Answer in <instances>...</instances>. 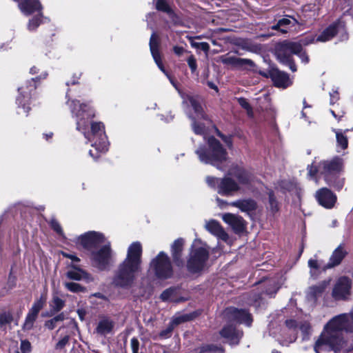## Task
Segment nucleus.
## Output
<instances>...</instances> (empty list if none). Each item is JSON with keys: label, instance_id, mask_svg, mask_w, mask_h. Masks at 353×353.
Returning a JSON list of instances; mask_svg holds the SVG:
<instances>
[{"label": "nucleus", "instance_id": "nucleus-49", "mask_svg": "<svg viewBox=\"0 0 353 353\" xmlns=\"http://www.w3.org/2000/svg\"><path fill=\"white\" fill-rule=\"evenodd\" d=\"M50 225H51L52 228L54 231H56L57 233H59L60 234H62L61 227L57 221H56L55 219H52L50 221Z\"/></svg>", "mask_w": 353, "mask_h": 353}, {"label": "nucleus", "instance_id": "nucleus-45", "mask_svg": "<svg viewBox=\"0 0 353 353\" xmlns=\"http://www.w3.org/2000/svg\"><path fill=\"white\" fill-rule=\"evenodd\" d=\"M12 321V315L10 312H4L0 314V327L10 323Z\"/></svg>", "mask_w": 353, "mask_h": 353}, {"label": "nucleus", "instance_id": "nucleus-55", "mask_svg": "<svg viewBox=\"0 0 353 353\" xmlns=\"http://www.w3.org/2000/svg\"><path fill=\"white\" fill-rule=\"evenodd\" d=\"M208 350L210 352L214 353V352H220L223 353V349L221 347L214 346V345H209L208 347Z\"/></svg>", "mask_w": 353, "mask_h": 353}, {"label": "nucleus", "instance_id": "nucleus-43", "mask_svg": "<svg viewBox=\"0 0 353 353\" xmlns=\"http://www.w3.org/2000/svg\"><path fill=\"white\" fill-rule=\"evenodd\" d=\"M189 41L192 48H199L205 52H208L210 49V46L206 42H195L193 37H190Z\"/></svg>", "mask_w": 353, "mask_h": 353}, {"label": "nucleus", "instance_id": "nucleus-25", "mask_svg": "<svg viewBox=\"0 0 353 353\" xmlns=\"http://www.w3.org/2000/svg\"><path fill=\"white\" fill-rule=\"evenodd\" d=\"M184 239L179 238L176 239L171 245L170 252L174 263L177 266H183V250L184 245Z\"/></svg>", "mask_w": 353, "mask_h": 353}, {"label": "nucleus", "instance_id": "nucleus-40", "mask_svg": "<svg viewBox=\"0 0 353 353\" xmlns=\"http://www.w3.org/2000/svg\"><path fill=\"white\" fill-rule=\"evenodd\" d=\"M176 290L173 288H168L164 290L160 296L163 301H173L175 298Z\"/></svg>", "mask_w": 353, "mask_h": 353}, {"label": "nucleus", "instance_id": "nucleus-60", "mask_svg": "<svg viewBox=\"0 0 353 353\" xmlns=\"http://www.w3.org/2000/svg\"><path fill=\"white\" fill-rule=\"evenodd\" d=\"M216 201L217 205L220 208H224V206L228 204L225 201H224L223 200H222L219 198H216Z\"/></svg>", "mask_w": 353, "mask_h": 353}, {"label": "nucleus", "instance_id": "nucleus-21", "mask_svg": "<svg viewBox=\"0 0 353 353\" xmlns=\"http://www.w3.org/2000/svg\"><path fill=\"white\" fill-rule=\"evenodd\" d=\"M66 272L68 279L75 281H85L87 283L93 281V278L88 272L81 269L76 265L71 264L68 266Z\"/></svg>", "mask_w": 353, "mask_h": 353}, {"label": "nucleus", "instance_id": "nucleus-54", "mask_svg": "<svg viewBox=\"0 0 353 353\" xmlns=\"http://www.w3.org/2000/svg\"><path fill=\"white\" fill-rule=\"evenodd\" d=\"M62 255L65 258L71 259L72 262H79L80 261L79 258L72 254L63 252Z\"/></svg>", "mask_w": 353, "mask_h": 353}, {"label": "nucleus", "instance_id": "nucleus-26", "mask_svg": "<svg viewBox=\"0 0 353 353\" xmlns=\"http://www.w3.org/2000/svg\"><path fill=\"white\" fill-rule=\"evenodd\" d=\"M114 325L115 323L110 317L103 316L100 318L95 332L101 336L112 334Z\"/></svg>", "mask_w": 353, "mask_h": 353}, {"label": "nucleus", "instance_id": "nucleus-46", "mask_svg": "<svg viewBox=\"0 0 353 353\" xmlns=\"http://www.w3.org/2000/svg\"><path fill=\"white\" fill-rule=\"evenodd\" d=\"M174 327L172 326L170 323L169 324V325L168 326V327L163 330H162L161 332H160V336L161 338H168L170 336L172 332L173 331Z\"/></svg>", "mask_w": 353, "mask_h": 353}, {"label": "nucleus", "instance_id": "nucleus-10", "mask_svg": "<svg viewBox=\"0 0 353 353\" xmlns=\"http://www.w3.org/2000/svg\"><path fill=\"white\" fill-rule=\"evenodd\" d=\"M150 269L156 276L161 279H166L172 276L173 270L170 259L164 252H160L150 263Z\"/></svg>", "mask_w": 353, "mask_h": 353}, {"label": "nucleus", "instance_id": "nucleus-31", "mask_svg": "<svg viewBox=\"0 0 353 353\" xmlns=\"http://www.w3.org/2000/svg\"><path fill=\"white\" fill-rule=\"evenodd\" d=\"M329 283L330 281H323L317 285L310 287L307 291L308 298L315 299L316 297L321 295L329 285Z\"/></svg>", "mask_w": 353, "mask_h": 353}, {"label": "nucleus", "instance_id": "nucleus-27", "mask_svg": "<svg viewBox=\"0 0 353 353\" xmlns=\"http://www.w3.org/2000/svg\"><path fill=\"white\" fill-rule=\"evenodd\" d=\"M19 8L26 15H30L34 12H40L42 9L38 0H22L19 3Z\"/></svg>", "mask_w": 353, "mask_h": 353}, {"label": "nucleus", "instance_id": "nucleus-56", "mask_svg": "<svg viewBox=\"0 0 353 353\" xmlns=\"http://www.w3.org/2000/svg\"><path fill=\"white\" fill-rule=\"evenodd\" d=\"M330 103H334L339 99V93L337 91H334L332 93H330Z\"/></svg>", "mask_w": 353, "mask_h": 353}, {"label": "nucleus", "instance_id": "nucleus-14", "mask_svg": "<svg viewBox=\"0 0 353 353\" xmlns=\"http://www.w3.org/2000/svg\"><path fill=\"white\" fill-rule=\"evenodd\" d=\"M351 280L347 276L340 277L332 290V297L335 300H345L350 294Z\"/></svg>", "mask_w": 353, "mask_h": 353}, {"label": "nucleus", "instance_id": "nucleus-8", "mask_svg": "<svg viewBox=\"0 0 353 353\" xmlns=\"http://www.w3.org/2000/svg\"><path fill=\"white\" fill-rule=\"evenodd\" d=\"M301 50V43L284 41L278 46L276 55L281 63L288 65L292 72H295L296 68L292 59V54L300 53Z\"/></svg>", "mask_w": 353, "mask_h": 353}, {"label": "nucleus", "instance_id": "nucleus-17", "mask_svg": "<svg viewBox=\"0 0 353 353\" xmlns=\"http://www.w3.org/2000/svg\"><path fill=\"white\" fill-rule=\"evenodd\" d=\"M228 174L235 177L238 180L239 185H248L253 180L252 174L245 169L232 165L228 171Z\"/></svg>", "mask_w": 353, "mask_h": 353}, {"label": "nucleus", "instance_id": "nucleus-5", "mask_svg": "<svg viewBox=\"0 0 353 353\" xmlns=\"http://www.w3.org/2000/svg\"><path fill=\"white\" fill-rule=\"evenodd\" d=\"M343 169V161L341 159L336 157L330 161H322L318 163L313 162L307 166L308 174L311 178H314L318 183L319 176H323L326 182L330 186L337 190H341L344 184L343 179L338 176V174Z\"/></svg>", "mask_w": 353, "mask_h": 353}, {"label": "nucleus", "instance_id": "nucleus-9", "mask_svg": "<svg viewBox=\"0 0 353 353\" xmlns=\"http://www.w3.org/2000/svg\"><path fill=\"white\" fill-rule=\"evenodd\" d=\"M227 176L222 179L208 176L206 177V183L210 188L216 190L218 193L223 196H231L241 190L239 184Z\"/></svg>", "mask_w": 353, "mask_h": 353}, {"label": "nucleus", "instance_id": "nucleus-37", "mask_svg": "<svg viewBox=\"0 0 353 353\" xmlns=\"http://www.w3.org/2000/svg\"><path fill=\"white\" fill-rule=\"evenodd\" d=\"M42 15L39 12L38 15L34 17L29 21L28 24V29L30 31L35 30L37 28V27L42 23Z\"/></svg>", "mask_w": 353, "mask_h": 353}, {"label": "nucleus", "instance_id": "nucleus-7", "mask_svg": "<svg viewBox=\"0 0 353 353\" xmlns=\"http://www.w3.org/2000/svg\"><path fill=\"white\" fill-rule=\"evenodd\" d=\"M209 258V250L207 245L200 240H195L192 246L187 261V269L191 273L203 271Z\"/></svg>", "mask_w": 353, "mask_h": 353}, {"label": "nucleus", "instance_id": "nucleus-20", "mask_svg": "<svg viewBox=\"0 0 353 353\" xmlns=\"http://www.w3.org/2000/svg\"><path fill=\"white\" fill-rule=\"evenodd\" d=\"M220 59L223 64L230 65L239 68H252L255 65L251 59L239 58L228 54L222 56Z\"/></svg>", "mask_w": 353, "mask_h": 353}, {"label": "nucleus", "instance_id": "nucleus-19", "mask_svg": "<svg viewBox=\"0 0 353 353\" xmlns=\"http://www.w3.org/2000/svg\"><path fill=\"white\" fill-rule=\"evenodd\" d=\"M205 228L210 233L215 236L217 239L223 241L228 244L231 243V239L229 235L218 221L215 220L206 221Z\"/></svg>", "mask_w": 353, "mask_h": 353}, {"label": "nucleus", "instance_id": "nucleus-35", "mask_svg": "<svg viewBox=\"0 0 353 353\" xmlns=\"http://www.w3.org/2000/svg\"><path fill=\"white\" fill-rule=\"evenodd\" d=\"M192 318V316L189 314H176L172 317L170 323L175 327L182 323L190 321Z\"/></svg>", "mask_w": 353, "mask_h": 353}, {"label": "nucleus", "instance_id": "nucleus-50", "mask_svg": "<svg viewBox=\"0 0 353 353\" xmlns=\"http://www.w3.org/2000/svg\"><path fill=\"white\" fill-rule=\"evenodd\" d=\"M68 341H69V336H63L57 343L56 348L57 349H61V348H63L68 343Z\"/></svg>", "mask_w": 353, "mask_h": 353}, {"label": "nucleus", "instance_id": "nucleus-23", "mask_svg": "<svg viewBox=\"0 0 353 353\" xmlns=\"http://www.w3.org/2000/svg\"><path fill=\"white\" fill-rule=\"evenodd\" d=\"M222 219L225 223L230 225L236 233H240L245 229V221L243 219L231 213H225L222 215Z\"/></svg>", "mask_w": 353, "mask_h": 353}, {"label": "nucleus", "instance_id": "nucleus-48", "mask_svg": "<svg viewBox=\"0 0 353 353\" xmlns=\"http://www.w3.org/2000/svg\"><path fill=\"white\" fill-rule=\"evenodd\" d=\"M130 345L132 353H138L139 347V342L137 338H132L130 341Z\"/></svg>", "mask_w": 353, "mask_h": 353}, {"label": "nucleus", "instance_id": "nucleus-22", "mask_svg": "<svg viewBox=\"0 0 353 353\" xmlns=\"http://www.w3.org/2000/svg\"><path fill=\"white\" fill-rule=\"evenodd\" d=\"M345 29V24L342 21L332 24L326 28L316 39V41L325 42L332 39L336 34L340 31H343Z\"/></svg>", "mask_w": 353, "mask_h": 353}, {"label": "nucleus", "instance_id": "nucleus-38", "mask_svg": "<svg viewBox=\"0 0 353 353\" xmlns=\"http://www.w3.org/2000/svg\"><path fill=\"white\" fill-rule=\"evenodd\" d=\"M269 197V208L272 213H275L279 210V203L272 190L268 192Z\"/></svg>", "mask_w": 353, "mask_h": 353}, {"label": "nucleus", "instance_id": "nucleus-44", "mask_svg": "<svg viewBox=\"0 0 353 353\" xmlns=\"http://www.w3.org/2000/svg\"><path fill=\"white\" fill-rule=\"evenodd\" d=\"M32 350V346L28 340H22L20 345V351L17 353H30Z\"/></svg>", "mask_w": 353, "mask_h": 353}, {"label": "nucleus", "instance_id": "nucleus-18", "mask_svg": "<svg viewBox=\"0 0 353 353\" xmlns=\"http://www.w3.org/2000/svg\"><path fill=\"white\" fill-rule=\"evenodd\" d=\"M43 307V301L40 299L36 301L32 307L30 309L23 325L24 330H30L34 326V323L37 319L39 312Z\"/></svg>", "mask_w": 353, "mask_h": 353}, {"label": "nucleus", "instance_id": "nucleus-6", "mask_svg": "<svg viewBox=\"0 0 353 353\" xmlns=\"http://www.w3.org/2000/svg\"><path fill=\"white\" fill-rule=\"evenodd\" d=\"M195 152L201 163L210 164L222 171L226 170L228 166L227 152L214 137L208 139V148L201 146Z\"/></svg>", "mask_w": 353, "mask_h": 353}, {"label": "nucleus", "instance_id": "nucleus-64", "mask_svg": "<svg viewBox=\"0 0 353 353\" xmlns=\"http://www.w3.org/2000/svg\"><path fill=\"white\" fill-rule=\"evenodd\" d=\"M52 135H53V133L52 132H49V133H46V134H44L43 136L45 137L47 141H48L49 139H50L52 137Z\"/></svg>", "mask_w": 353, "mask_h": 353}, {"label": "nucleus", "instance_id": "nucleus-16", "mask_svg": "<svg viewBox=\"0 0 353 353\" xmlns=\"http://www.w3.org/2000/svg\"><path fill=\"white\" fill-rule=\"evenodd\" d=\"M225 314L230 320L244 323L248 326H250L252 321L250 313L245 310L229 307L225 310Z\"/></svg>", "mask_w": 353, "mask_h": 353}, {"label": "nucleus", "instance_id": "nucleus-58", "mask_svg": "<svg viewBox=\"0 0 353 353\" xmlns=\"http://www.w3.org/2000/svg\"><path fill=\"white\" fill-rule=\"evenodd\" d=\"M173 50L174 53L177 55H181L184 52L183 48L179 46H174Z\"/></svg>", "mask_w": 353, "mask_h": 353}, {"label": "nucleus", "instance_id": "nucleus-51", "mask_svg": "<svg viewBox=\"0 0 353 353\" xmlns=\"http://www.w3.org/2000/svg\"><path fill=\"white\" fill-rule=\"evenodd\" d=\"M217 135L220 137L225 144L230 148L232 146V139L231 137L225 136L221 134L219 131H217Z\"/></svg>", "mask_w": 353, "mask_h": 353}, {"label": "nucleus", "instance_id": "nucleus-47", "mask_svg": "<svg viewBox=\"0 0 353 353\" xmlns=\"http://www.w3.org/2000/svg\"><path fill=\"white\" fill-rule=\"evenodd\" d=\"M188 64L191 69L192 72H194L197 68L196 61L193 56L188 57L187 60Z\"/></svg>", "mask_w": 353, "mask_h": 353}, {"label": "nucleus", "instance_id": "nucleus-4", "mask_svg": "<svg viewBox=\"0 0 353 353\" xmlns=\"http://www.w3.org/2000/svg\"><path fill=\"white\" fill-rule=\"evenodd\" d=\"M142 247L139 242L132 243L128 249L125 260L119 264L112 279V284L123 289L132 287L136 274L141 270Z\"/></svg>", "mask_w": 353, "mask_h": 353}, {"label": "nucleus", "instance_id": "nucleus-2", "mask_svg": "<svg viewBox=\"0 0 353 353\" xmlns=\"http://www.w3.org/2000/svg\"><path fill=\"white\" fill-rule=\"evenodd\" d=\"M353 332V312L343 314L333 317L325 326L314 345L316 353L322 351L342 350L345 341L341 336V331Z\"/></svg>", "mask_w": 353, "mask_h": 353}, {"label": "nucleus", "instance_id": "nucleus-15", "mask_svg": "<svg viewBox=\"0 0 353 353\" xmlns=\"http://www.w3.org/2000/svg\"><path fill=\"white\" fill-rule=\"evenodd\" d=\"M315 197L318 203L327 209L332 208L337 200V197L330 190L323 188L316 191Z\"/></svg>", "mask_w": 353, "mask_h": 353}, {"label": "nucleus", "instance_id": "nucleus-61", "mask_svg": "<svg viewBox=\"0 0 353 353\" xmlns=\"http://www.w3.org/2000/svg\"><path fill=\"white\" fill-rule=\"evenodd\" d=\"M330 112H331L332 114L333 115V117H334L335 119H338V121H340V120H341V117H343V114H344V112H342V114H338V115H337V114H336V113H335V112H334V110H330Z\"/></svg>", "mask_w": 353, "mask_h": 353}, {"label": "nucleus", "instance_id": "nucleus-41", "mask_svg": "<svg viewBox=\"0 0 353 353\" xmlns=\"http://www.w3.org/2000/svg\"><path fill=\"white\" fill-rule=\"evenodd\" d=\"M238 102L239 105L246 110L248 116L252 118L254 117V112L248 100L241 97L238 99Z\"/></svg>", "mask_w": 353, "mask_h": 353}, {"label": "nucleus", "instance_id": "nucleus-11", "mask_svg": "<svg viewBox=\"0 0 353 353\" xmlns=\"http://www.w3.org/2000/svg\"><path fill=\"white\" fill-rule=\"evenodd\" d=\"M47 75L48 74L46 72H42L39 77L32 78L18 88L19 96L17 98V103L19 108H21L26 114L30 110V108L26 105V103L29 101L32 92L36 88L35 80L45 79Z\"/></svg>", "mask_w": 353, "mask_h": 353}, {"label": "nucleus", "instance_id": "nucleus-34", "mask_svg": "<svg viewBox=\"0 0 353 353\" xmlns=\"http://www.w3.org/2000/svg\"><path fill=\"white\" fill-rule=\"evenodd\" d=\"M296 23L297 21L294 18H292V19L290 18H283L279 20L278 23L273 26L272 28L273 30H279L282 33H286L288 32V26L290 25L294 26Z\"/></svg>", "mask_w": 353, "mask_h": 353}, {"label": "nucleus", "instance_id": "nucleus-53", "mask_svg": "<svg viewBox=\"0 0 353 353\" xmlns=\"http://www.w3.org/2000/svg\"><path fill=\"white\" fill-rule=\"evenodd\" d=\"M296 54L299 57L303 63L306 64L309 62V57L307 54L303 51V49L301 50L300 53Z\"/></svg>", "mask_w": 353, "mask_h": 353}, {"label": "nucleus", "instance_id": "nucleus-32", "mask_svg": "<svg viewBox=\"0 0 353 353\" xmlns=\"http://www.w3.org/2000/svg\"><path fill=\"white\" fill-rule=\"evenodd\" d=\"M333 131L336 134L337 151L340 152V150L346 149L348 145V140L347 136L345 135V132L347 131V130L342 131L341 130L334 129Z\"/></svg>", "mask_w": 353, "mask_h": 353}, {"label": "nucleus", "instance_id": "nucleus-52", "mask_svg": "<svg viewBox=\"0 0 353 353\" xmlns=\"http://www.w3.org/2000/svg\"><path fill=\"white\" fill-rule=\"evenodd\" d=\"M310 329H311L310 325L307 322L303 323L300 326V330H301L303 334L305 335H307L310 334Z\"/></svg>", "mask_w": 353, "mask_h": 353}, {"label": "nucleus", "instance_id": "nucleus-13", "mask_svg": "<svg viewBox=\"0 0 353 353\" xmlns=\"http://www.w3.org/2000/svg\"><path fill=\"white\" fill-rule=\"evenodd\" d=\"M112 251L110 243H105L99 249L91 252V259L95 267L103 270L110 265Z\"/></svg>", "mask_w": 353, "mask_h": 353}, {"label": "nucleus", "instance_id": "nucleus-57", "mask_svg": "<svg viewBox=\"0 0 353 353\" xmlns=\"http://www.w3.org/2000/svg\"><path fill=\"white\" fill-rule=\"evenodd\" d=\"M91 297H97V298H99V299H102L105 301H108V299L107 298L106 296H105L104 294L99 293V292L94 293V294H92Z\"/></svg>", "mask_w": 353, "mask_h": 353}, {"label": "nucleus", "instance_id": "nucleus-29", "mask_svg": "<svg viewBox=\"0 0 353 353\" xmlns=\"http://www.w3.org/2000/svg\"><path fill=\"white\" fill-rule=\"evenodd\" d=\"M230 205L238 208L241 212H250L256 208V203L252 199H240L232 202Z\"/></svg>", "mask_w": 353, "mask_h": 353}, {"label": "nucleus", "instance_id": "nucleus-28", "mask_svg": "<svg viewBox=\"0 0 353 353\" xmlns=\"http://www.w3.org/2000/svg\"><path fill=\"white\" fill-rule=\"evenodd\" d=\"M272 78L276 87L285 88L292 84L288 74L279 70L272 72Z\"/></svg>", "mask_w": 353, "mask_h": 353}, {"label": "nucleus", "instance_id": "nucleus-39", "mask_svg": "<svg viewBox=\"0 0 353 353\" xmlns=\"http://www.w3.org/2000/svg\"><path fill=\"white\" fill-rule=\"evenodd\" d=\"M65 288L72 292H85V288L80 284L74 282H65L63 283Z\"/></svg>", "mask_w": 353, "mask_h": 353}, {"label": "nucleus", "instance_id": "nucleus-30", "mask_svg": "<svg viewBox=\"0 0 353 353\" xmlns=\"http://www.w3.org/2000/svg\"><path fill=\"white\" fill-rule=\"evenodd\" d=\"M308 266L310 276L314 279H316L323 271L327 268V265H324L322 261L315 259H310L308 261Z\"/></svg>", "mask_w": 353, "mask_h": 353}, {"label": "nucleus", "instance_id": "nucleus-42", "mask_svg": "<svg viewBox=\"0 0 353 353\" xmlns=\"http://www.w3.org/2000/svg\"><path fill=\"white\" fill-rule=\"evenodd\" d=\"M64 320V315L63 314H59L52 318V319L47 321L45 323V326L49 330H52L56 327L57 323L63 321Z\"/></svg>", "mask_w": 353, "mask_h": 353}, {"label": "nucleus", "instance_id": "nucleus-33", "mask_svg": "<svg viewBox=\"0 0 353 353\" xmlns=\"http://www.w3.org/2000/svg\"><path fill=\"white\" fill-rule=\"evenodd\" d=\"M345 255V252L343 248L341 246L337 248L332 253L330 259V262L327 265V268H330L339 265L344 258Z\"/></svg>", "mask_w": 353, "mask_h": 353}, {"label": "nucleus", "instance_id": "nucleus-12", "mask_svg": "<svg viewBox=\"0 0 353 353\" xmlns=\"http://www.w3.org/2000/svg\"><path fill=\"white\" fill-rule=\"evenodd\" d=\"M76 243L80 244L83 248L92 252L97 249L100 245H104L108 242L102 233L90 231L78 236Z\"/></svg>", "mask_w": 353, "mask_h": 353}, {"label": "nucleus", "instance_id": "nucleus-1", "mask_svg": "<svg viewBox=\"0 0 353 353\" xmlns=\"http://www.w3.org/2000/svg\"><path fill=\"white\" fill-rule=\"evenodd\" d=\"M69 104L72 117L76 119L77 130L81 132L84 137L91 143L92 149L89 154L97 159L100 153L105 152L108 149V142L101 122H91L94 117V110L87 104L80 103L78 101H72Z\"/></svg>", "mask_w": 353, "mask_h": 353}, {"label": "nucleus", "instance_id": "nucleus-59", "mask_svg": "<svg viewBox=\"0 0 353 353\" xmlns=\"http://www.w3.org/2000/svg\"><path fill=\"white\" fill-rule=\"evenodd\" d=\"M285 324L286 325L290 327V328H292V327H296V323L295 321L294 320H292V319H290V320H287L285 321Z\"/></svg>", "mask_w": 353, "mask_h": 353}, {"label": "nucleus", "instance_id": "nucleus-36", "mask_svg": "<svg viewBox=\"0 0 353 353\" xmlns=\"http://www.w3.org/2000/svg\"><path fill=\"white\" fill-rule=\"evenodd\" d=\"M65 305V301L58 296L54 295L50 303V307L54 312L60 311Z\"/></svg>", "mask_w": 353, "mask_h": 353}, {"label": "nucleus", "instance_id": "nucleus-3", "mask_svg": "<svg viewBox=\"0 0 353 353\" xmlns=\"http://www.w3.org/2000/svg\"><path fill=\"white\" fill-rule=\"evenodd\" d=\"M150 49L154 61L158 68L168 77L172 85L175 88L181 96L183 100V105L184 106L190 105L192 108L195 116L189 114V118L192 120V128L194 132L196 134H203L205 130V125L209 123L210 121L203 112L200 99L197 96H192L183 92L179 88L174 80L166 72L161 62V55L159 51L158 36L155 32H152L150 37Z\"/></svg>", "mask_w": 353, "mask_h": 353}, {"label": "nucleus", "instance_id": "nucleus-62", "mask_svg": "<svg viewBox=\"0 0 353 353\" xmlns=\"http://www.w3.org/2000/svg\"><path fill=\"white\" fill-rule=\"evenodd\" d=\"M314 41V38L312 37V39H310L309 40H307V39L303 40L302 43L303 45H308L309 43H312Z\"/></svg>", "mask_w": 353, "mask_h": 353}, {"label": "nucleus", "instance_id": "nucleus-63", "mask_svg": "<svg viewBox=\"0 0 353 353\" xmlns=\"http://www.w3.org/2000/svg\"><path fill=\"white\" fill-rule=\"evenodd\" d=\"M39 69L36 66H33L30 68V72L34 74L38 72Z\"/></svg>", "mask_w": 353, "mask_h": 353}, {"label": "nucleus", "instance_id": "nucleus-24", "mask_svg": "<svg viewBox=\"0 0 353 353\" xmlns=\"http://www.w3.org/2000/svg\"><path fill=\"white\" fill-rule=\"evenodd\" d=\"M222 337L225 338L230 345H237L243 336V332L236 330L232 325L225 326L220 332Z\"/></svg>", "mask_w": 353, "mask_h": 353}]
</instances>
